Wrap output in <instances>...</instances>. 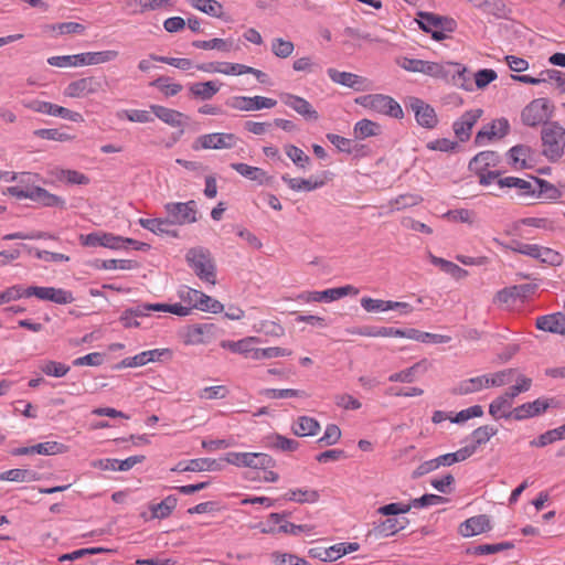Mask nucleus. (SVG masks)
<instances>
[{
    "mask_svg": "<svg viewBox=\"0 0 565 565\" xmlns=\"http://www.w3.org/2000/svg\"><path fill=\"white\" fill-rule=\"evenodd\" d=\"M214 329L213 324H194L189 327L183 335V342L186 345L204 344L209 341V337Z\"/></svg>",
    "mask_w": 565,
    "mask_h": 565,
    "instance_id": "30",
    "label": "nucleus"
},
{
    "mask_svg": "<svg viewBox=\"0 0 565 565\" xmlns=\"http://www.w3.org/2000/svg\"><path fill=\"white\" fill-rule=\"evenodd\" d=\"M327 73L333 83L353 88L354 90L364 92L372 88L371 82L358 74L341 72L332 67L328 68Z\"/></svg>",
    "mask_w": 565,
    "mask_h": 565,
    "instance_id": "18",
    "label": "nucleus"
},
{
    "mask_svg": "<svg viewBox=\"0 0 565 565\" xmlns=\"http://www.w3.org/2000/svg\"><path fill=\"white\" fill-rule=\"evenodd\" d=\"M33 134L41 139L54 140V141H60V142L71 141L74 139V137L71 136L70 134H66V132L60 131L58 129H53V128L38 129V130H34Z\"/></svg>",
    "mask_w": 565,
    "mask_h": 565,
    "instance_id": "59",
    "label": "nucleus"
},
{
    "mask_svg": "<svg viewBox=\"0 0 565 565\" xmlns=\"http://www.w3.org/2000/svg\"><path fill=\"white\" fill-rule=\"evenodd\" d=\"M480 108L465 111L452 125L454 132L460 141H467L471 136V130L482 116Z\"/></svg>",
    "mask_w": 565,
    "mask_h": 565,
    "instance_id": "21",
    "label": "nucleus"
},
{
    "mask_svg": "<svg viewBox=\"0 0 565 565\" xmlns=\"http://www.w3.org/2000/svg\"><path fill=\"white\" fill-rule=\"evenodd\" d=\"M192 45L196 49L202 50H220L223 52H228L232 49V41L231 40H224V39H212L207 41H194Z\"/></svg>",
    "mask_w": 565,
    "mask_h": 565,
    "instance_id": "56",
    "label": "nucleus"
},
{
    "mask_svg": "<svg viewBox=\"0 0 565 565\" xmlns=\"http://www.w3.org/2000/svg\"><path fill=\"white\" fill-rule=\"evenodd\" d=\"M282 514L270 513L267 520L260 523V532L264 534H279V526L282 524Z\"/></svg>",
    "mask_w": 565,
    "mask_h": 565,
    "instance_id": "61",
    "label": "nucleus"
},
{
    "mask_svg": "<svg viewBox=\"0 0 565 565\" xmlns=\"http://www.w3.org/2000/svg\"><path fill=\"white\" fill-rule=\"evenodd\" d=\"M429 260L433 265L439 267L444 273L450 275L457 280L463 279L468 276V271L466 269L461 268L452 262L437 257L433 254H429Z\"/></svg>",
    "mask_w": 565,
    "mask_h": 565,
    "instance_id": "41",
    "label": "nucleus"
},
{
    "mask_svg": "<svg viewBox=\"0 0 565 565\" xmlns=\"http://www.w3.org/2000/svg\"><path fill=\"white\" fill-rule=\"evenodd\" d=\"M282 499L299 504H315L320 500V492L308 487L292 488L282 494Z\"/></svg>",
    "mask_w": 565,
    "mask_h": 565,
    "instance_id": "28",
    "label": "nucleus"
},
{
    "mask_svg": "<svg viewBox=\"0 0 565 565\" xmlns=\"http://www.w3.org/2000/svg\"><path fill=\"white\" fill-rule=\"evenodd\" d=\"M220 90V84L215 81L193 83L189 87L191 96L201 100L212 99Z\"/></svg>",
    "mask_w": 565,
    "mask_h": 565,
    "instance_id": "37",
    "label": "nucleus"
},
{
    "mask_svg": "<svg viewBox=\"0 0 565 565\" xmlns=\"http://www.w3.org/2000/svg\"><path fill=\"white\" fill-rule=\"evenodd\" d=\"M264 395L268 398H290V397H301L307 398L308 394L305 391L294 390V388H267L264 391Z\"/></svg>",
    "mask_w": 565,
    "mask_h": 565,
    "instance_id": "60",
    "label": "nucleus"
},
{
    "mask_svg": "<svg viewBox=\"0 0 565 565\" xmlns=\"http://www.w3.org/2000/svg\"><path fill=\"white\" fill-rule=\"evenodd\" d=\"M542 153L551 162L558 161L565 151V128L557 121L545 124L541 131Z\"/></svg>",
    "mask_w": 565,
    "mask_h": 565,
    "instance_id": "3",
    "label": "nucleus"
},
{
    "mask_svg": "<svg viewBox=\"0 0 565 565\" xmlns=\"http://www.w3.org/2000/svg\"><path fill=\"white\" fill-rule=\"evenodd\" d=\"M475 452H476V447H462L455 452L445 454L435 459L438 463V468L441 466L447 467V466H451L456 462H460V461L468 459Z\"/></svg>",
    "mask_w": 565,
    "mask_h": 565,
    "instance_id": "45",
    "label": "nucleus"
},
{
    "mask_svg": "<svg viewBox=\"0 0 565 565\" xmlns=\"http://www.w3.org/2000/svg\"><path fill=\"white\" fill-rule=\"evenodd\" d=\"M290 429L298 437H311L320 431L321 426L316 418L303 415L292 422Z\"/></svg>",
    "mask_w": 565,
    "mask_h": 565,
    "instance_id": "29",
    "label": "nucleus"
},
{
    "mask_svg": "<svg viewBox=\"0 0 565 565\" xmlns=\"http://www.w3.org/2000/svg\"><path fill=\"white\" fill-rule=\"evenodd\" d=\"M535 151L526 145H516L509 150L510 164L516 170L531 169L535 164Z\"/></svg>",
    "mask_w": 565,
    "mask_h": 565,
    "instance_id": "22",
    "label": "nucleus"
},
{
    "mask_svg": "<svg viewBox=\"0 0 565 565\" xmlns=\"http://www.w3.org/2000/svg\"><path fill=\"white\" fill-rule=\"evenodd\" d=\"M150 108L158 119L170 127L180 128L185 124L186 116L179 110L156 104L150 105Z\"/></svg>",
    "mask_w": 565,
    "mask_h": 565,
    "instance_id": "26",
    "label": "nucleus"
},
{
    "mask_svg": "<svg viewBox=\"0 0 565 565\" xmlns=\"http://www.w3.org/2000/svg\"><path fill=\"white\" fill-rule=\"evenodd\" d=\"M491 530L490 519L486 514L467 519L459 525V533L463 537H471Z\"/></svg>",
    "mask_w": 565,
    "mask_h": 565,
    "instance_id": "24",
    "label": "nucleus"
},
{
    "mask_svg": "<svg viewBox=\"0 0 565 565\" xmlns=\"http://www.w3.org/2000/svg\"><path fill=\"white\" fill-rule=\"evenodd\" d=\"M295 45L291 41L276 38L271 41V52L279 58H287L292 55Z\"/></svg>",
    "mask_w": 565,
    "mask_h": 565,
    "instance_id": "57",
    "label": "nucleus"
},
{
    "mask_svg": "<svg viewBox=\"0 0 565 565\" xmlns=\"http://www.w3.org/2000/svg\"><path fill=\"white\" fill-rule=\"evenodd\" d=\"M396 64L399 67L404 68L405 71L423 73L425 75L436 78H444L448 74L445 65L437 62H429L409 57H398L396 58Z\"/></svg>",
    "mask_w": 565,
    "mask_h": 565,
    "instance_id": "12",
    "label": "nucleus"
},
{
    "mask_svg": "<svg viewBox=\"0 0 565 565\" xmlns=\"http://www.w3.org/2000/svg\"><path fill=\"white\" fill-rule=\"evenodd\" d=\"M135 241L131 238H125L106 232H94L86 235H79L81 245L87 247L102 246L110 249H119L122 248L126 243L132 244Z\"/></svg>",
    "mask_w": 565,
    "mask_h": 565,
    "instance_id": "13",
    "label": "nucleus"
},
{
    "mask_svg": "<svg viewBox=\"0 0 565 565\" xmlns=\"http://www.w3.org/2000/svg\"><path fill=\"white\" fill-rule=\"evenodd\" d=\"M500 246L505 249H510L513 253H519L524 256H527L532 259L537 260L542 265L558 267L563 264L564 257L558 252L551 247L543 246L540 244H531V243H522L519 241H513L511 244H504L494 239Z\"/></svg>",
    "mask_w": 565,
    "mask_h": 565,
    "instance_id": "2",
    "label": "nucleus"
},
{
    "mask_svg": "<svg viewBox=\"0 0 565 565\" xmlns=\"http://www.w3.org/2000/svg\"><path fill=\"white\" fill-rule=\"evenodd\" d=\"M28 296L57 305H68L75 300L72 291L55 287L30 286L28 287Z\"/></svg>",
    "mask_w": 565,
    "mask_h": 565,
    "instance_id": "14",
    "label": "nucleus"
},
{
    "mask_svg": "<svg viewBox=\"0 0 565 565\" xmlns=\"http://www.w3.org/2000/svg\"><path fill=\"white\" fill-rule=\"evenodd\" d=\"M21 298H29L28 287L25 288L22 285L10 286L0 292V306Z\"/></svg>",
    "mask_w": 565,
    "mask_h": 565,
    "instance_id": "55",
    "label": "nucleus"
},
{
    "mask_svg": "<svg viewBox=\"0 0 565 565\" xmlns=\"http://www.w3.org/2000/svg\"><path fill=\"white\" fill-rule=\"evenodd\" d=\"M407 105L414 113L418 125L425 128H434L438 124L435 109L424 100L416 97H411Z\"/></svg>",
    "mask_w": 565,
    "mask_h": 565,
    "instance_id": "20",
    "label": "nucleus"
},
{
    "mask_svg": "<svg viewBox=\"0 0 565 565\" xmlns=\"http://www.w3.org/2000/svg\"><path fill=\"white\" fill-rule=\"evenodd\" d=\"M223 460L227 465L237 468H250L254 470L274 468L276 466V460L265 452L231 451L225 454Z\"/></svg>",
    "mask_w": 565,
    "mask_h": 565,
    "instance_id": "6",
    "label": "nucleus"
},
{
    "mask_svg": "<svg viewBox=\"0 0 565 565\" xmlns=\"http://www.w3.org/2000/svg\"><path fill=\"white\" fill-rule=\"evenodd\" d=\"M141 227L157 234V235H171L177 237L178 234L171 227L173 226L168 216L166 218H139Z\"/></svg>",
    "mask_w": 565,
    "mask_h": 565,
    "instance_id": "35",
    "label": "nucleus"
},
{
    "mask_svg": "<svg viewBox=\"0 0 565 565\" xmlns=\"http://www.w3.org/2000/svg\"><path fill=\"white\" fill-rule=\"evenodd\" d=\"M238 137L232 132H210L198 136L192 142V150H230L237 146Z\"/></svg>",
    "mask_w": 565,
    "mask_h": 565,
    "instance_id": "8",
    "label": "nucleus"
},
{
    "mask_svg": "<svg viewBox=\"0 0 565 565\" xmlns=\"http://www.w3.org/2000/svg\"><path fill=\"white\" fill-rule=\"evenodd\" d=\"M152 86L157 87L166 97H172L178 95L183 86L179 83H173L169 77H159L151 83Z\"/></svg>",
    "mask_w": 565,
    "mask_h": 565,
    "instance_id": "54",
    "label": "nucleus"
},
{
    "mask_svg": "<svg viewBox=\"0 0 565 565\" xmlns=\"http://www.w3.org/2000/svg\"><path fill=\"white\" fill-rule=\"evenodd\" d=\"M358 105L379 114H388V96L382 94H371L356 97Z\"/></svg>",
    "mask_w": 565,
    "mask_h": 565,
    "instance_id": "31",
    "label": "nucleus"
},
{
    "mask_svg": "<svg viewBox=\"0 0 565 565\" xmlns=\"http://www.w3.org/2000/svg\"><path fill=\"white\" fill-rule=\"evenodd\" d=\"M483 381H484L483 375L462 380L455 387L454 392L458 395H469V394L478 393L486 388Z\"/></svg>",
    "mask_w": 565,
    "mask_h": 565,
    "instance_id": "49",
    "label": "nucleus"
},
{
    "mask_svg": "<svg viewBox=\"0 0 565 565\" xmlns=\"http://www.w3.org/2000/svg\"><path fill=\"white\" fill-rule=\"evenodd\" d=\"M284 150L287 154V157L300 169H306L310 164V157L305 153L303 150L300 148L294 146V145H286L284 147Z\"/></svg>",
    "mask_w": 565,
    "mask_h": 565,
    "instance_id": "53",
    "label": "nucleus"
},
{
    "mask_svg": "<svg viewBox=\"0 0 565 565\" xmlns=\"http://www.w3.org/2000/svg\"><path fill=\"white\" fill-rule=\"evenodd\" d=\"M548 408V403L544 399L537 398L533 402L524 403L515 407V420H522L534 417L544 413Z\"/></svg>",
    "mask_w": 565,
    "mask_h": 565,
    "instance_id": "36",
    "label": "nucleus"
},
{
    "mask_svg": "<svg viewBox=\"0 0 565 565\" xmlns=\"http://www.w3.org/2000/svg\"><path fill=\"white\" fill-rule=\"evenodd\" d=\"M520 224L544 231L555 230V222L548 217H524L519 221Z\"/></svg>",
    "mask_w": 565,
    "mask_h": 565,
    "instance_id": "63",
    "label": "nucleus"
},
{
    "mask_svg": "<svg viewBox=\"0 0 565 565\" xmlns=\"http://www.w3.org/2000/svg\"><path fill=\"white\" fill-rule=\"evenodd\" d=\"M266 443L269 448L284 452H294L298 450L300 446L296 439L285 437L280 434H271L267 436Z\"/></svg>",
    "mask_w": 565,
    "mask_h": 565,
    "instance_id": "43",
    "label": "nucleus"
},
{
    "mask_svg": "<svg viewBox=\"0 0 565 565\" xmlns=\"http://www.w3.org/2000/svg\"><path fill=\"white\" fill-rule=\"evenodd\" d=\"M282 181L291 189L292 191H313L319 189L326 184L324 179H302V178H290L288 175H282Z\"/></svg>",
    "mask_w": 565,
    "mask_h": 565,
    "instance_id": "39",
    "label": "nucleus"
},
{
    "mask_svg": "<svg viewBox=\"0 0 565 565\" xmlns=\"http://www.w3.org/2000/svg\"><path fill=\"white\" fill-rule=\"evenodd\" d=\"M151 108L147 109H120L116 113L119 120H128L137 124H149L153 121Z\"/></svg>",
    "mask_w": 565,
    "mask_h": 565,
    "instance_id": "42",
    "label": "nucleus"
},
{
    "mask_svg": "<svg viewBox=\"0 0 565 565\" xmlns=\"http://www.w3.org/2000/svg\"><path fill=\"white\" fill-rule=\"evenodd\" d=\"M195 8L211 17L228 19L221 2H196Z\"/></svg>",
    "mask_w": 565,
    "mask_h": 565,
    "instance_id": "62",
    "label": "nucleus"
},
{
    "mask_svg": "<svg viewBox=\"0 0 565 565\" xmlns=\"http://www.w3.org/2000/svg\"><path fill=\"white\" fill-rule=\"evenodd\" d=\"M225 462L222 459L198 458L186 461L185 469L190 471H221Z\"/></svg>",
    "mask_w": 565,
    "mask_h": 565,
    "instance_id": "40",
    "label": "nucleus"
},
{
    "mask_svg": "<svg viewBox=\"0 0 565 565\" xmlns=\"http://www.w3.org/2000/svg\"><path fill=\"white\" fill-rule=\"evenodd\" d=\"M277 102L273 98L264 97V96H233L226 100V105L235 110L239 111H254L264 108H273L275 107Z\"/></svg>",
    "mask_w": 565,
    "mask_h": 565,
    "instance_id": "15",
    "label": "nucleus"
},
{
    "mask_svg": "<svg viewBox=\"0 0 565 565\" xmlns=\"http://www.w3.org/2000/svg\"><path fill=\"white\" fill-rule=\"evenodd\" d=\"M3 194L11 195L19 200L29 199L46 207H65V200L63 198L50 193L47 190L41 186L23 190L20 185H13L7 188Z\"/></svg>",
    "mask_w": 565,
    "mask_h": 565,
    "instance_id": "5",
    "label": "nucleus"
},
{
    "mask_svg": "<svg viewBox=\"0 0 565 565\" xmlns=\"http://www.w3.org/2000/svg\"><path fill=\"white\" fill-rule=\"evenodd\" d=\"M514 375H515V370H513V369H508V370H502V371H498L494 373L483 374V377H484L483 383H484L486 388L501 387V386L512 383V381L514 380Z\"/></svg>",
    "mask_w": 565,
    "mask_h": 565,
    "instance_id": "44",
    "label": "nucleus"
},
{
    "mask_svg": "<svg viewBox=\"0 0 565 565\" xmlns=\"http://www.w3.org/2000/svg\"><path fill=\"white\" fill-rule=\"evenodd\" d=\"M178 297L181 302L172 305L167 303L166 309L167 312L179 317H186L191 315L194 309L218 313L222 312L224 308L218 300H215L206 294L188 286H182L178 290Z\"/></svg>",
    "mask_w": 565,
    "mask_h": 565,
    "instance_id": "1",
    "label": "nucleus"
},
{
    "mask_svg": "<svg viewBox=\"0 0 565 565\" xmlns=\"http://www.w3.org/2000/svg\"><path fill=\"white\" fill-rule=\"evenodd\" d=\"M50 174L55 181L66 184L86 185L89 183V178L77 170L54 168L50 171Z\"/></svg>",
    "mask_w": 565,
    "mask_h": 565,
    "instance_id": "33",
    "label": "nucleus"
},
{
    "mask_svg": "<svg viewBox=\"0 0 565 565\" xmlns=\"http://www.w3.org/2000/svg\"><path fill=\"white\" fill-rule=\"evenodd\" d=\"M258 343H260V339L258 337L250 335L239 339L237 341L222 340L220 342V347L232 353L239 354L245 359H252L257 361L258 348H256L255 345Z\"/></svg>",
    "mask_w": 565,
    "mask_h": 565,
    "instance_id": "16",
    "label": "nucleus"
},
{
    "mask_svg": "<svg viewBox=\"0 0 565 565\" xmlns=\"http://www.w3.org/2000/svg\"><path fill=\"white\" fill-rule=\"evenodd\" d=\"M231 168L237 173L252 181L264 183L267 180V173L258 167H252L246 163H231Z\"/></svg>",
    "mask_w": 565,
    "mask_h": 565,
    "instance_id": "47",
    "label": "nucleus"
},
{
    "mask_svg": "<svg viewBox=\"0 0 565 565\" xmlns=\"http://www.w3.org/2000/svg\"><path fill=\"white\" fill-rule=\"evenodd\" d=\"M391 338H406L422 343L444 344L450 342L451 338L446 334L423 332L414 328L398 329L391 328Z\"/></svg>",
    "mask_w": 565,
    "mask_h": 565,
    "instance_id": "17",
    "label": "nucleus"
},
{
    "mask_svg": "<svg viewBox=\"0 0 565 565\" xmlns=\"http://www.w3.org/2000/svg\"><path fill=\"white\" fill-rule=\"evenodd\" d=\"M40 369L44 374L54 377H63L70 371V366L66 364L52 360L44 361Z\"/></svg>",
    "mask_w": 565,
    "mask_h": 565,
    "instance_id": "58",
    "label": "nucleus"
},
{
    "mask_svg": "<svg viewBox=\"0 0 565 565\" xmlns=\"http://www.w3.org/2000/svg\"><path fill=\"white\" fill-rule=\"evenodd\" d=\"M563 439H565V424L543 433L536 439L531 440L530 446L542 448Z\"/></svg>",
    "mask_w": 565,
    "mask_h": 565,
    "instance_id": "46",
    "label": "nucleus"
},
{
    "mask_svg": "<svg viewBox=\"0 0 565 565\" xmlns=\"http://www.w3.org/2000/svg\"><path fill=\"white\" fill-rule=\"evenodd\" d=\"M422 30L431 34L436 41L447 38V33L455 31L456 22L451 18L441 17L430 12H419L417 19Z\"/></svg>",
    "mask_w": 565,
    "mask_h": 565,
    "instance_id": "7",
    "label": "nucleus"
},
{
    "mask_svg": "<svg viewBox=\"0 0 565 565\" xmlns=\"http://www.w3.org/2000/svg\"><path fill=\"white\" fill-rule=\"evenodd\" d=\"M164 211L172 225H185L196 222L198 207L195 201L170 202Z\"/></svg>",
    "mask_w": 565,
    "mask_h": 565,
    "instance_id": "11",
    "label": "nucleus"
},
{
    "mask_svg": "<svg viewBox=\"0 0 565 565\" xmlns=\"http://www.w3.org/2000/svg\"><path fill=\"white\" fill-rule=\"evenodd\" d=\"M412 508L409 503H391V535L404 530L409 521L404 515Z\"/></svg>",
    "mask_w": 565,
    "mask_h": 565,
    "instance_id": "32",
    "label": "nucleus"
},
{
    "mask_svg": "<svg viewBox=\"0 0 565 565\" xmlns=\"http://www.w3.org/2000/svg\"><path fill=\"white\" fill-rule=\"evenodd\" d=\"M498 433V429L492 425H482L478 428H476L472 434V444L468 447H476V450L487 444L493 436H495Z\"/></svg>",
    "mask_w": 565,
    "mask_h": 565,
    "instance_id": "50",
    "label": "nucleus"
},
{
    "mask_svg": "<svg viewBox=\"0 0 565 565\" xmlns=\"http://www.w3.org/2000/svg\"><path fill=\"white\" fill-rule=\"evenodd\" d=\"M341 438V429L335 424H329L326 427L324 434L318 439L320 446L335 445Z\"/></svg>",
    "mask_w": 565,
    "mask_h": 565,
    "instance_id": "64",
    "label": "nucleus"
},
{
    "mask_svg": "<svg viewBox=\"0 0 565 565\" xmlns=\"http://www.w3.org/2000/svg\"><path fill=\"white\" fill-rule=\"evenodd\" d=\"M535 327L544 332L565 335V313L558 311L540 316L535 320Z\"/></svg>",
    "mask_w": 565,
    "mask_h": 565,
    "instance_id": "23",
    "label": "nucleus"
},
{
    "mask_svg": "<svg viewBox=\"0 0 565 565\" xmlns=\"http://www.w3.org/2000/svg\"><path fill=\"white\" fill-rule=\"evenodd\" d=\"M553 115V105L547 98H536L527 104L521 113L522 122L529 127H536Z\"/></svg>",
    "mask_w": 565,
    "mask_h": 565,
    "instance_id": "9",
    "label": "nucleus"
},
{
    "mask_svg": "<svg viewBox=\"0 0 565 565\" xmlns=\"http://www.w3.org/2000/svg\"><path fill=\"white\" fill-rule=\"evenodd\" d=\"M498 184L500 188H516L524 195H534L535 190L532 188L531 182L516 178V177H507L498 180Z\"/></svg>",
    "mask_w": 565,
    "mask_h": 565,
    "instance_id": "51",
    "label": "nucleus"
},
{
    "mask_svg": "<svg viewBox=\"0 0 565 565\" xmlns=\"http://www.w3.org/2000/svg\"><path fill=\"white\" fill-rule=\"evenodd\" d=\"M102 90V82L95 76L79 77L70 82L63 89V96L72 99L88 98Z\"/></svg>",
    "mask_w": 565,
    "mask_h": 565,
    "instance_id": "10",
    "label": "nucleus"
},
{
    "mask_svg": "<svg viewBox=\"0 0 565 565\" xmlns=\"http://www.w3.org/2000/svg\"><path fill=\"white\" fill-rule=\"evenodd\" d=\"M498 160L494 151H481L470 160L469 170L476 174L487 172L488 168L497 166Z\"/></svg>",
    "mask_w": 565,
    "mask_h": 565,
    "instance_id": "34",
    "label": "nucleus"
},
{
    "mask_svg": "<svg viewBox=\"0 0 565 565\" xmlns=\"http://www.w3.org/2000/svg\"><path fill=\"white\" fill-rule=\"evenodd\" d=\"M185 259L202 281L211 286L216 284V267L209 249L204 247L190 248Z\"/></svg>",
    "mask_w": 565,
    "mask_h": 565,
    "instance_id": "4",
    "label": "nucleus"
},
{
    "mask_svg": "<svg viewBox=\"0 0 565 565\" xmlns=\"http://www.w3.org/2000/svg\"><path fill=\"white\" fill-rule=\"evenodd\" d=\"M360 289L353 285L329 288L321 291L322 301L332 302L347 296H358Z\"/></svg>",
    "mask_w": 565,
    "mask_h": 565,
    "instance_id": "48",
    "label": "nucleus"
},
{
    "mask_svg": "<svg viewBox=\"0 0 565 565\" xmlns=\"http://www.w3.org/2000/svg\"><path fill=\"white\" fill-rule=\"evenodd\" d=\"M353 132L356 139L362 140L379 135L380 126L369 119H362L354 125Z\"/></svg>",
    "mask_w": 565,
    "mask_h": 565,
    "instance_id": "52",
    "label": "nucleus"
},
{
    "mask_svg": "<svg viewBox=\"0 0 565 565\" xmlns=\"http://www.w3.org/2000/svg\"><path fill=\"white\" fill-rule=\"evenodd\" d=\"M514 413L515 408H513V399L505 394L495 397L489 405V414L495 420L501 418L515 419Z\"/></svg>",
    "mask_w": 565,
    "mask_h": 565,
    "instance_id": "25",
    "label": "nucleus"
},
{
    "mask_svg": "<svg viewBox=\"0 0 565 565\" xmlns=\"http://www.w3.org/2000/svg\"><path fill=\"white\" fill-rule=\"evenodd\" d=\"M177 504L178 498L174 495H168L159 503H150V515L148 516L146 513H141V518H143L146 521L152 519H167L172 514V512L177 508Z\"/></svg>",
    "mask_w": 565,
    "mask_h": 565,
    "instance_id": "27",
    "label": "nucleus"
},
{
    "mask_svg": "<svg viewBox=\"0 0 565 565\" xmlns=\"http://www.w3.org/2000/svg\"><path fill=\"white\" fill-rule=\"evenodd\" d=\"M279 98L281 103L295 110L298 115L302 116L307 120H318L319 114L313 106L303 97L290 94L280 93Z\"/></svg>",
    "mask_w": 565,
    "mask_h": 565,
    "instance_id": "19",
    "label": "nucleus"
},
{
    "mask_svg": "<svg viewBox=\"0 0 565 565\" xmlns=\"http://www.w3.org/2000/svg\"><path fill=\"white\" fill-rule=\"evenodd\" d=\"M41 476L30 469L14 468L3 472H0V481L11 482H33L39 481Z\"/></svg>",
    "mask_w": 565,
    "mask_h": 565,
    "instance_id": "38",
    "label": "nucleus"
}]
</instances>
